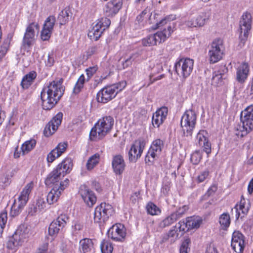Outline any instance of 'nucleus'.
Masks as SVG:
<instances>
[{"instance_id":"f257e3e1","label":"nucleus","mask_w":253,"mask_h":253,"mask_svg":"<svg viewBox=\"0 0 253 253\" xmlns=\"http://www.w3.org/2000/svg\"><path fill=\"white\" fill-rule=\"evenodd\" d=\"M63 79L50 82L44 86L41 93L42 108L50 110L59 101L64 94V87L62 85Z\"/></svg>"},{"instance_id":"f03ea898","label":"nucleus","mask_w":253,"mask_h":253,"mask_svg":"<svg viewBox=\"0 0 253 253\" xmlns=\"http://www.w3.org/2000/svg\"><path fill=\"white\" fill-rule=\"evenodd\" d=\"M73 166L71 159L67 158L59 164L55 169L53 170L47 176L45 180V184L47 186H54L58 183L59 185L62 177L69 173Z\"/></svg>"},{"instance_id":"7ed1b4c3","label":"nucleus","mask_w":253,"mask_h":253,"mask_svg":"<svg viewBox=\"0 0 253 253\" xmlns=\"http://www.w3.org/2000/svg\"><path fill=\"white\" fill-rule=\"evenodd\" d=\"M241 124L235 127V134L241 137L253 129V104L242 111L240 115Z\"/></svg>"},{"instance_id":"20e7f679","label":"nucleus","mask_w":253,"mask_h":253,"mask_svg":"<svg viewBox=\"0 0 253 253\" xmlns=\"http://www.w3.org/2000/svg\"><path fill=\"white\" fill-rule=\"evenodd\" d=\"M114 123L113 118L110 116L99 119L90 130V139L96 140L103 138L110 132L114 126Z\"/></svg>"},{"instance_id":"39448f33","label":"nucleus","mask_w":253,"mask_h":253,"mask_svg":"<svg viewBox=\"0 0 253 253\" xmlns=\"http://www.w3.org/2000/svg\"><path fill=\"white\" fill-rule=\"evenodd\" d=\"M126 85V81L107 86L101 89L97 94L98 102L106 103L115 98L117 93L122 91Z\"/></svg>"},{"instance_id":"423d86ee","label":"nucleus","mask_w":253,"mask_h":253,"mask_svg":"<svg viewBox=\"0 0 253 253\" xmlns=\"http://www.w3.org/2000/svg\"><path fill=\"white\" fill-rule=\"evenodd\" d=\"M29 229L24 225H20L13 235L9 238L6 244L7 248L12 250H16L29 237Z\"/></svg>"},{"instance_id":"0eeeda50","label":"nucleus","mask_w":253,"mask_h":253,"mask_svg":"<svg viewBox=\"0 0 253 253\" xmlns=\"http://www.w3.org/2000/svg\"><path fill=\"white\" fill-rule=\"evenodd\" d=\"M196 114L192 110L185 111L181 119V126L183 135L186 137L192 136L196 123Z\"/></svg>"},{"instance_id":"6e6552de","label":"nucleus","mask_w":253,"mask_h":253,"mask_svg":"<svg viewBox=\"0 0 253 253\" xmlns=\"http://www.w3.org/2000/svg\"><path fill=\"white\" fill-rule=\"evenodd\" d=\"M252 15L251 13L246 12L243 13L240 21L239 32V45L241 46L244 45L252 27Z\"/></svg>"},{"instance_id":"1a4fd4ad","label":"nucleus","mask_w":253,"mask_h":253,"mask_svg":"<svg viewBox=\"0 0 253 253\" xmlns=\"http://www.w3.org/2000/svg\"><path fill=\"white\" fill-rule=\"evenodd\" d=\"M33 187L34 183L30 182L23 188L18 198V201L15 202L12 207V210L15 215H18L26 205L29 199V195Z\"/></svg>"},{"instance_id":"9d476101","label":"nucleus","mask_w":253,"mask_h":253,"mask_svg":"<svg viewBox=\"0 0 253 253\" xmlns=\"http://www.w3.org/2000/svg\"><path fill=\"white\" fill-rule=\"evenodd\" d=\"M194 61L189 58H181L174 64V69L179 76L183 78L188 77L193 69Z\"/></svg>"},{"instance_id":"9b49d317","label":"nucleus","mask_w":253,"mask_h":253,"mask_svg":"<svg viewBox=\"0 0 253 253\" xmlns=\"http://www.w3.org/2000/svg\"><path fill=\"white\" fill-rule=\"evenodd\" d=\"M172 30L171 26H169L168 29L163 31L157 32L156 33L149 35L142 40V44L144 46H153L157 43L164 42L167 38L170 36Z\"/></svg>"},{"instance_id":"f8f14e48","label":"nucleus","mask_w":253,"mask_h":253,"mask_svg":"<svg viewBox=\"0 0 253 253\" xmlns=\"http://www.w3.org/2000/svg\"><path fill=\"white\" fill-rule=\"evenodd\" d=\"M114 212L112 206L105 203H102L95 209L94 212L95 222L101 223L106 221Z\"/></svg>"},{"instance_id":"ddd939ff","label":"nucleus","mask_w":253,"mask_h":253,"mask_svg":"<svg viewBox=\"0 0 253 253\" xmlns=\"http://www.w3.org/2000/svg\"><path fill=\"white\" fill-rule=\"evenodd\" d=\"M224 51L223 41L220 39H215L211 44L209 51L210 61L211 63H215L222 59Z\"/></svg>"},{"instance_id":"4468645a","label":"nucleus","mask_w":253,"mask_h":253,"mask_svg":"<svg viewBox=\"0 0 253 253\" xmlns=\"http://www.w3.org/2000/svg\"><path fill=\"white\" fill-rule=\"evenodd\" d=\"M69 183V179L66 178L63 182H60L59 185L57 183L53 186L46 196L47 203L51 205L57 202L61 192L68 186Z\"/></svg>"},{"instance_id":"2eb2a0df","label":"nucleus","mask_w":253,"mask_h":253,"mask_svg":"<svg viewBox=\"0 0 253 253\" xmlns=\"http://www.w3.org/2000/svg\"><path fill=\"white\" fill-rule=\"evenodd\" d=\"M145 144L146 141L143 138H139L135 141L128 152V158L130 162H135L141 157Z\"/></svg>"},{"instance_id":"dca6fc26","label":"nucleus","mask_w":253,"mask_h":253,"mask_svg":"<svg viewBox=\"0 0 253 253\" xmlns=\"http://www.w3.org/2000/svg\"><path fill=\"white\" fill-rule=\"evenodd\" d=\"M163 146V142L160 139L154 140L145 157L146 163H153L156 158L161 153Z\"/></svg>"},{"instance_id":"f3484780","label":"nucleus","mask_w":253,"mask_h":253,"mask_svg":"<svg viewBox=\"0 0 253 253\" xmlns=\"http://www.w3.org/2000/svg\"><path fill=\"white\" fill-rule=\"evenodd\" d=\"M69 220L68 216L65 214H60L56 220H53L48 228L49 234L51 236L56 235L66 225Z\"/></svg>"},{"instance_id":"a211bd4d","label":"nucleus","mask_w":253,"mask_h":253,"mask_svg":"<svg viewBox=\"0 0 253 253\" xmlns=\"http://www.w3.org/2000/svg\"><path fill=\"white\" fill-rule=\"evenodd\" d=\"M126 230L124 225L121 223L116 224L108 230V236L114 241H122L126 235Z\"/></svg>"},{"instance_id":"6ab92c4d","label":"nucleus","mask_w":253,"mask_h":253,"mask_svg":"<svg viewBox=\"0 0 253 253\" xmlns=\"http://www.w3.org/2000/svg\"><path fill=\"white\" fill-rule=\"evenodd\" d=\"M62 118L63 114L59 112L46 125L43 131L45 136H50L55 132L61 123Z\"/></svg>"},{"instance_id":"aec40b11","label":"nucleus","mask_w":253,"mask_h":253,"mask_svg":"<svg viewBox=\"0 0 253 253\" xmlns=\"http://www.w3.org/2000/svg\"><path fill=\"white\" fill-rule=\"evenodd\" d=\"M79 192L83 200L88 206L92 207L96 203V196L94 193L86 185H81Z\"/></svg>"},{"instance_id":"412c9836","label":"nucleus","mask_w":253,"mask_h":253,"mask_svg":"<svg viewBox=\"0 0 253 253\" xmlns=\"http://www.w3.org/2000/svg\"><path fill=\"white\" fill-rule=\"evenodd\" d=\"M35 28L39 29L38 24L31 23L27 27L23 37L22 44L25 47H30L35 40Z\"/></svg>"},{"instance_id":"4be33fe9","label":"nucleus","mask_w":253,"mask_h":253,"mask_svg":"<svg viewBox=\"0 0 253 253\" xmlns=\"http://www.w3.org/2000/svg\"><path fill=\"white\" fill-rule=\"evenodd\" d=\"M211 13L209 11L202 12L197 17L188 20L186 25L189 27H196L203 26L209 19Z\"/></svg>"},{"instance_id":"5701e85b","label":"nucleus","mask_w":253,"mask_h":253,"mask_svg":"<svg viewBox=\"0 0 253 253\" xmlns=\"http://www.w3.org/2000/svg\"><path fill=\"white\" fill-rule=\"evenodd\" d=\"M245 246L244 235L239 232H234L231 241V247L237 253H242Z\"/></svg>"},{"instance_id":"b1692460","label":"nucleus","mask_w":253,"mask_h":253,"mask_svg":"<svg viewBox=\"0 0 253 253\" xmlns=\"http://www.w3.org/2000/svg\"><path fill=\"white\" fill-rule=\"evenodd\" d=\"M168 113V108L167 107H162L158 109L153 114L152 122L154 127H159L166 119Z\"/></svg>"},{"instance_id":"393cba45","label":"nucleus","mask_w":253,"mask_h":253,"mask_svg":"<svg viewBox=\"0 0 253 253\" xmlns=\"http://www.w3.org/2000/svg\"><path fill=\"white\" fill-rule=\"evenodd\" d=\"M250 72V66L245 62H242L236 68V80L241 84L247 79Z\"/></svg>"},{"instance_id":"a878e982","label":"nucleus","mask_w":253,"mask_h":253,"mask_svg":"<svg viewBox=\"0 0 253 253\" xmlns=\"http://www.w3.org/2000/svg\"><path fill=\"white\" fill-rule=\"evenodd\" d=\"M122 4V0H111L106 4L104 11L108 16H113L118 12Z\"/></svg>"},{"instance_id":"bb28decb","label":"nucleus","mask_w":253,"mask_h":253,"mask_svg":"<svg viewBox=\"0 0 253 253\" xmlns=\"http://www.w3.org/2000/svg\"><path fill=\"white\" fill-rule=\"evenodd\" d=\"M67 147L66 142H61L47 156L48 163H52L56 158L59 157L66 150Z\"/></svg>"},{"instance_id":"cd10ccee","label":"nucleus","mask_w":253,"mask_h":253,"mask_svg":"<svg viewBox=\"0 0 253 253\" xmlns=\"http://www.w3.org/2000/svg\"><path fill=\"white\" fill-rule=\"evenodd\" d=\"M114 172L116 174L120 175L124 171L126 164L123 157L120 155L114 156L112 162Z\"/></svg>"},{"instance_id":"c85d7f7f","label":"nucleus","mask_w":253,"mask_h":253,"mask_svg":"<svg viewBox=\"0 0 253 253\" xmlns=\"http://www.w3.org/2000/svg\"><path fill=\"white\" fill-rule=\"evenodd\" d=\"M37 76V73L32 71L25 75L21 81V86L24 89H28L34 83Z\"/></svg>"},{"instance_id":"c756f323","label":"nucleus","mask_w":253,"mask_h":253,"mask_svg":"<svg viewBox=\"0 0 253 253\" xmlns=\"http://www.w3.org/2000/svg\"><path fill=\"white\" fill-rule=\"evenodd\" d=\"M93 248V243L91 239L84 238L80 242V250L83 253H88Z\"/></svg>"},{"instance_id":"7c9ffc66","label":"nucleus","mask_w":253,"mask_h":253,"mask_svg":"<svg viewBox=\"0 0 253 253\" xmlns=\"http://www.w3.org/2000/svg\"><path fill=\"white\" fill-rule=\"evenodd\" d=\"M72 13L69 7H65L59 14L58 16V21L60 25L65 24L71 18Z\"/></svg>"},{"instance_id":"2f4dec72","label":"nucleus","mask_w":253,"mask_h":253,"mask_svg":"<svg viewBox=\"0 0 253 253\" xmlns=\"http://www.w3.org/2000/svg\"><path fill=\"white\" fill-rule=\"evenodd\" d=\"M221 69L223 70V73H221L220 71H215L213 73L212 80L213 83L219 84L223 79H225V74L228 72V69L225 66L222 65Z\"/></svg>"},{"instance_id":"473e14b6","label":"nucleus","mask_w":253,"mask_h":253,"mask_svg":"<svg viewBox=\"0 0 253 253\" xmlns=\"http://www.w3.org/2000/svg\"><path fill=\"white\" fill-rule=\"evenodd\" d=\"M110 23L111 21L109 18L103 17L98 20L92 28H95L97 30L100 31L103 33L106 28L109 27Z\"/></svg>"},{"instance_id":"72a5a7b5","label":"nucleus","mask_w":253,"mask_h":253,"mask_svg":"<svg viewBox=\"0 0 253 253\" xmlns=\"http://www.w3.org/2000/svg\"><path fill=\"white\" fill-rule=\"evenodd\" d=\"M186 220L188 229L199 228L202 222L201 218L199 216L188 217Z\"/></svg>"},{"instance_id":"f704fd0d","label":"nucleus","mask_w":253,"mask_h":253,"mask_svg":"<svg viewBox=\"0 0 253 253\" xmlns=\"http://www.w3.org/2000/svg\"><path fill=\"white\" fill-rule=\"evenodd\" d=\"M36 144V141L34 139H31L25 141L21 147L23 154L24 155L28 153L33 150L35 147Z\"/></svg>"},{"instance_id":"c9c22d12","label":"nucleus","mask_w":253,"mask_h":253,"mask_svg":"<svg viewBox=\"0 0 253 253\" xmlns=\"http://www.w3.org/2000/svg\"><path fill=\"white\" fill-rule=\"evenodd\" d=\"M99 160L100 155L98 153H96L89 157L86 164L87 169L89 170L92 169L98 164Z\"/></svg>"},{"instance_id":"e433bc0d","label":"nucleus","mask_w":253,"mask_h":253,"mask_svg":"<svg viewBox=\"0 0 253 253\" xmlns=\"http://www.w3.org/2000/svg\"><path fill=\"white\" fill-rule=\"evenodd\" d=\"M150 73L149 78L154 77L157 74L161 73L163 70L161 63H152L149 66Z\"/></svg>"},{"instance_id":"4c0bfd02","label":"nucleus","mask_w":253,"mask_h":253,"mask_svg":"<svg viewBox=\"0 0 253 253\" xmlns=\"http://www.w3.org/2000/svg\"><path fill=\"white\" fill-rule=\"evenodd\" d=\"M234 209L236 212V216L237 218H238L241 215L240 211H241L242 213L243 214L242 217H244V215L248 213L249 207L248 206H245L244 203L241 201L240 204L239 205H237L234 208Z\"/></svg>"},{"instance_id":"58836bf2","label":"nucleus","mask_w":253,"mask_h":253,"mask_svg":"<svg viewBox=\"0 0 253 253\" xmlns=\"http://www.w3.org/2000/svg\"><path fill=\"white\" fill-rule=\"evenodd\" d=\"M176 220V215L171 213L169 216L165 218L159 223V226L161 228H164L166 227L170 226Z\"/></svg>"},{"instance_id":"ea45409f","label":"nucleus","mask_w":253,"mask_h":253,"mask_svg":"<svg viewBox=\"0 0 253 253\" xmlns=\"http://www.w3.org/2000/svg\"><path fill=\"white\" fill-rule=\"evenodd\" d=\"M219 222L222 229H226L228 227L230 224V217L229 213H223L219 217Z\"/></svg>"},{"instance_id":"a19ab883","label":"nucleus","mask_w":253,"mask_h":253,"mask_svg":"<svg viewBox=\"0 0 253 253\" xmlns=\"http://www.w3.org/2000/svg\"><path fill=\"white\" fill-rule=\"evenodd\" d=\"M102 253H112L113 247L112 243L108 240H103L100 245Z\"/></svg>"},{"instance_id":"79ce46f5","label":"nucleus","mask_w":253,"mask_h":253,"mask_svg":"<svg viewBox=\"0 0 253 253\" xmlns=\"http://www.w3.org/2000/svg\"><path fill=\"white\" fill-rule=\"evenodd\" d=\"M150 11L148 9L146 8L144 9L139 15L136 17V21L139 24L144 25V23L146 22L148 20V17L149 16Z\"/></svg>"},{"instance_id":"37998d69","label":"nucleus","mask_w":253,"mask_h":253,"mask_svg":"<svg viewBox=\"0 0 253 253\" xmlns=\"http://www.w3.org/2000/svg\"><path fill=\"white\" fill-rule=\"evenodd\" d=\"M147 212L152 215H158L161 213V210L152 202L149 203L146 206Z\"/></svg>"},{"instance_id":"c03bdc74","label":"nucleus","mask_w":253,"mask_h":253,"mask_svg":"<svg viewBox=\"0 0 253 253\" xmlns=\"http://www.w3.org/2000/svg\"><path fill=\"white\" fill-rule=\"evenodd\" d=\"M85 79L84 75H82L78 79L73 89V92L75 94L79 93L84 86Z\"/></svg>"},{"instance_id":"a18cd8bd","label":"nucleus","mask_w":253,"mask_h":253,"mask_svg":"<svg viewBox=\"0 0 253 253\" xmlns=\"http://www.w3.org/2000/svg\"><path fill=\"white\" fill-rule=\"evenodd\" d=\"M191 244V240L188 237L185 238L182 242L179 249L180 253H188L190 251V245Z\"/></svg>"},{"instance_id":"49530a36","label":"nucleus","mask_w":253,"mask_h":253,"mask_svg":"<svg viewBox=\"0 0 253 253\" xmlns=\"http://www.w3.org/2000/svg\"><path fill=\"white\" fill-rule=\"evenodd\" d=\"M178 229H177V225L173 226L169 231L167 234L169 235L170 239V243H173L178 238L179 233L177 232Z\"/></svg>"},{"instance_id":"de8ad7c7","label":"nucleus","mask_w":253,"mask_h":253,"mask_svg":"<svg viewBox=\"0 0 253 253\" xmlns=\"http://www.w3.org/2000/svg\"><path fill=\"white\" fill-rule=\"evenodd\" d=\"M55 21V17L54 16H49L45 21L43 28L52 31Z\"/></svg>"},{"instance_id":"09e8293b","label":"nucleus","mask_w":253,"mask_h":253,"mask_svg":"<svg viewBox=\"0 0 253 253\" xmlns=\"http://www.w3.org/2000/svg\"><path fill=\"white\" fill-rule=\"evenodd\" d=\"M207 135V131L204 130H201L198 133L196 138L199 146H201L203 143L208 139Z\"/></svg>"},{"instance_id":"8fccbe9b","label":"nucleus","mask_w":253,"mask_h":253,"mask_svg":"<svg viewBox=\"0 0 253 253\" xmlns=\"http://www.w3.org/2000/svg\"><path fill=\"white\" fill-rule=\"evenodd\" d=\"M103 33L100 31H98L95 28H92L89 30L88 36L90 39L97 41Z\"/></svg>"},{"instance_id":"3c124183","label":"nucleus","mask_w":253,"mask_h":253,"mask_svg":"<svg viewBox=\"0 0 253 253\" xmlns=\"http://www.w3.org/2000/svg\"><path fill=\"white\" fill-rule=\"evenodd\" d=\"M202 158L199 151H195L191 156V161L194 165H198Z\"/></svg>"},{"instance_id":"603ef678","label":"nucleus","mask_w":253,"mask_h":253,"mask_svg":"<svg viewBox=\"0 0 253 253\" xmlns=\"http://www.w3.org/2000/svg\"><path fill=\"white\" fill-rule=\"evenodd\" d=\"M7 222V212H2L0 214V236L3 232Z\"/></svg>"},{"instance_id":"864d4df0","label":"nucleus","mask_w":253,"mask_h":253,"mask_svg":"<svg viewBox=\"0 0 253 253\" xmlns=\"http://www.w3.org/2000/svg\"><path fill=\"white\" fill-rule=\"evenodd\" d=\"M52 31L43 28L41 31V39L42 41L48 40L51 35Z\"/></svg>"},{"instance_id":"5fc2aeb1","label":"nucleus","mask_w":253,"mask_h":253,"mask_svg":"<svg viewBox=\"0 0 253 253\" xmlns=\"http://www.w3.org/2000/svg\"><path fill=\"white\" fill-rule=\"evenodd\" d=\"M188 210V207L187 206H183L182 207L179 208L177 210L173 212V214H175L176 215L177 220L180 217H181L183 214H184Z\"/></svg>"},{"instance_id":"6e6d98bb","label":"nucleus","mask_w":253,"mask_h":253,"mask_svg":"<svg viewBox=\"0 0 253 253\" xmlns=\"http://www.w3.org/2000/svg\"><path fill=\"white\" fill-rule=\"evenodd\" d=\"M201 146L203 147V151L206 153L209 157V155L211 153V144L209 142V139L202 143Z\"/></svg>"},{"instance_id":"4d7b16f0","label":"nucleus","mask_w":253,"mask_h":253,"mask_svg":"<svg viewBox=\"0 0 253 253\" xmlns=\"http://www.w3.org/2000/svg\"><path fill=\"white\" fill-rule=\"evenodd\" d=\"M97 69L98 68L97 66H93L86 69L87 80H89L90 78L96 73Z\"/></svg>"},{"instance_id":"13d9d810","label":"nucleus","mask_w":253,"mask_h":253,"mask_svg":"<svg viewBox=\"0 0 253 253\" xmlns=\"http://www.w3.org/2000/svg\"><path fill=\"white\" fill-rule=\"evenodd\" d=\"M54 63L53 52L48 53L47 60H45V63L46 66L51 67Z\"/></svg>"},{"instance_id":"bf43d9fd","label":"nucleus","mask_w":253,"mask_h":253,"mask_svg":"<svg viewBox=\"0 0 253 253\" xmlns=\"http://www.w3.org/2000/svg\"><path fill=\"white\" fill-rule=\"evenodd\" d=\"M209 174V171L208 170L202 171L200 175L197 177V180L198 182H203Z\"/></svg>"},{"instance_id":"052dcab7","label":"nucleus","mask_w":253,"mask_h":253,"mask_svg":"<svg viewBox=\"0 0 253 253\" xmlns=\"http://www.w3.org/2000/svg\"><path fill=\"white\" fill-rule=\"evenodd\" d=\"M36 205L38 207V210L41 211L46 207V203L43 199H39L37 200Z\"/></svg>"},{"instance_id":"680f3d73","label":"nucleus","mask_w":253,"mask_h":253,"mask_svg":"<svg viewBox=\"0 0 253 253\" xmlns=\"http://www.w3.org/2000/svg\"><path fill=\"white\" fill-rule=\"evenodd\" d=\"M135 55H132L129 58L126 59L125 61L123 63L124 68H126L132 64V62L134 60L133 57Z\"/></svg>"},{"instance_id":"e2e57ef3","label":"nucleus","mask_w":253,"mask_h":253,"mask_svg":"<svg viewBox=\"0 0 253 253\" xmlns=\"http://www.w3.org/2000/svg\"><path fill=\"white\" fill-rule=\"evenodd\" d=\"M178 226L177 227V229L179 230V231H185V228L186 227L188 228V225H187V221L185 222L184 221H180L178 224H177Z\"/></svg>"},{"instance_id":"0e129e2a","label":"nucleus","mask_w":253,"mask_h":253,"mask_svg":"<svg viewBox=\"0 0 253 253\" xmlns=\"http://www.w3.org/2000/svg\"><path fill=\"white\" fill-rule=\"evenodd\" d=\"M165 243H168L169 244H172L170 243V239L167 234H165L161 236L160 244H163Z\"/></svg>"},{"instance_id":"69168bd1","label":"nucleus","mask_w":253,"mask_h":253,"mask_svg":"<svg viewBox=\"0 0 253 253\" xmlns=\"http://www.w3.org/2000/svg\"><path fill=\"white\" fill-rule=\"evenodd\" d=\"M164 75L162 74V75H159L156 77H154L149 78L150 83H149L148 85H150L151 84H153L155 82L159 80H161V79L164 78Z\"/></svg>"},{"instance_id":"338daca9","label":"nucleus","mask_w":253,"mask_h":253,"mask_svg":"<svg viewBox=\"0 0 253 253\" xmlns=\"http://www.w3.org/2000/svg\"><path fill=\"white\" fill-rule=\"evenodd\" d=\"M217 187L216 185H213L211 186L207 191V195L208 196H210L212 195L214 192L217 190Z\"/></svg>"},{"instance_id":"774afa93","label":"nucleus","mask_w":253,"mask_h":253,"mask_svg":"<svg viewBox=\"0 0 253 253\" xmlns=\"http://www.w3.org/2000/svg\"><path fill=\"white\" fill-rule=\"evenodd\" d=\"M248 191L250 194L253 193V178L250 180L248 187Z\"/></svg>"}]
</instances>
